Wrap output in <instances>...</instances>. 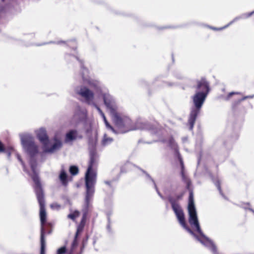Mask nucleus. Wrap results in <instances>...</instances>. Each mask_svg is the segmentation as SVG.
I'll return each instance as SVG.
<instances>
[{
	"label": "nucleus",
	"mask_w": 254,
	"mask_h": 254,
	"mask_svg": "<svg viewBox=\"0 0 254 254\" xmlns=\"http://www.w3.org/2000/svg\"><path fill=\"white\" fill-rule=\"evenodd\" d=\"M88 149L89 160L85 175V199L84 205L82 209L83 214L79 223L84 225H85L89 209L95 191V186L96 183L97 173L94 170V168L97 166L99 158L95 143L90 142Z\"/></svg>",
	"instance_id": "nucleus-1"
},
{
	"label": "nucleus",
	"mask_w": 254,
	"mask_h": 254,
	"mask_svg": "<svg viewBox=\"0 0 254 254\" xmlns=\"http://www.w3.org/2000/svg\"><path fill=\"white\" fill-rule=\"evenodd\" d=\"M21 143L26 154L30 157L29 165L32 171L31 178L34 183L40 182L38 172L37 171V162L35 156L38 154V146L35 144L34 138L30 133L19 134Z\"/></svg>",
	"instance_id": "nucleus-2"
},
{
	"label": "nucleus",
	"mask_w": 254,
	"mask_h": 254,
	"mask_svg": "<svg viewBox=\"0 0 254 254\" xmlns=\"http://www.w3.org/2000/svg\"><path fill=\"white\" fill-rule=\"evenodd\" d=\"M242 123V119L237 120L227 128L226 133L228 135V138L222 141V146L217 153V156L216 157L219 160L220 162H223L228 157L230 151L232 149L233 143L239 138V131ZM219 142H221V140H218L217 143H219Z\"/></svg>",
	"instance_id": "nucleus-3"
},
{
	"label": "nucleus",
	"mask_w": 254,
	"mask_h": 254,
	"mask_svg": "<svg viewBox=\"0 0 254 254\" xmlns=\"http://www.w3.org/2000/svg\"><path fill=\"white\" fill-rule=\"evenodd\" d=\"M33 189L36 194L38 202L40 206V219L41 223L40 229V254H45L46 241L45 224L47 221V214L45 209V200L44 191L41 182L34 183Z\"/></svg>",
	"instance_id": "nucleus-4"
},
{
	"label": "nucleus",
	"mask_w": 254,
	"mask_h": 254,
	"mask_svg": "<svg viewBox=\"0 0 254 254\" xmlns=\"http://www.w3.org/2000/svg\"><path fill=\"white\" fill-rule=\"evenodd\" d=\"M179 161L181 166V176L182 181L186 185V189L189 192V196L188 199V211L189 214V222L190 225H192L198 222L196 209L195 206L193 191L191 188V181L190 179L185 174V165L183 158H181Z\"/></svg>",
	"instance_id": "nucleus-5"
},
{
	"label": "nucleus",
	"mask_w": 254,
	"mask_h": 254,
	"mask_svg": "<svg viewBox=\"0 0 254 254\" xmlns=\"http://www.w3.org/2000/svg\"><path fill=\"white\" fill-rule=\"evenodd\" d=\"M207 95L208 94L203 93V92H195L191 97L193 106L190 109L188 119L190 130L193 129L196 118L200 112Z\"/></svg>",
	"instance_id": "nucleus-6"
},
{
	"label": "nucleus",
	"mask_w": 254,
	"mask_h": 254,
	"mask_svg": "<svg viewBox=\"0 0 254 254\" xmlns=\"http://www.w3.org/2000/svg\"><path fill=\"white\" fill-rule=\"evenodd\" d=\"M110 115L116 128H114L108 122L106 119H105L104 122L106 128L108 129L111 130L114 134H124L133 129L132 128V121L127 116H122L120 113H119V116L120 118V121L116 122L114 120V117L113 116V114H110Z\"/></svg>",
	"instance_id": "nucleus-7"
},
{
	"label": "nucleus",
	"mask_w": 254,
	"mask_h": 254,
	"mask_svg": "<svg viewBox=\"0 0 254 254\" xmlns=\"http://www.w3.org/2000/svg\"><path fill=\"white\" fill-rule=\"evenodd\" d=\"M183 196L184 192H181L176 195L175 197L169 195L167 199L171 204L172 209L182 226L190 235L193 234L194 232L186 224L184 211L179 203V201L182 199Z\"/></svg>",
	"instance_id": "nucleus-8"
},
{
	"label": "nucleus",
	"mask_w": 254,
	"mask_h": 254,
	"mask_svg": "<svg viewBox=\"0 0 254 254\" xmlns=\"http://www.w3.org/2000/svg\"><path fill=\"white\" fill-rule=\"evenodd\" d=\"M191 226L194 228L196 232L198 233V235H197L194 232L193 234H191V235L202 245L209 250L213 254H219L215 243L202 232L199 221L191 225Z\"/></svg>",
	"instance_id": "nucleus-9"
},
{
	"label": "nucleus",
	"mask_w": 254,
	"mask_h": 254,
	"mask_svg": "<svg viewBox=\"0 0 254 254\" xmlns=\"http://www.w3.org/2000/svg\"><path fill=\"white\" fill-rule=\"evenodd\" d=\"M89 73L90 71L87 67L83 71L80 72L79 75L81 77L82 83L88 85L96 93L99 95L103 92L104 86L98 79L91 77Z\"/></svg>",
	"instance_id": "nucleus-10"
},
{
	"label": "nucleus",
	"mask_w": 254,
	"mask_h": 254,
	"mask_svg": "<svg viewBox=\"0 0 254 254\" xmlns=\"http://www.w3.org/2000/svg\"><path fill=\"white\" fill-rule=\"evenodd\" d=\"M99 95L102 97L104 104L109 111L110 114H113L116 122L120 121V118L118 112V106L115 99L108 92H103Z\"/></svg>",
	"instance_id": "nucleus-11"
},
{
	"label": "nucleus",
	"mask_w": 254,
	"mask_h": 254,
	"mask_svg": "<svg viewBox=\"0 0 254 254\" xmlns=\"http://www.w3.org/2000/svg\"><path fill=\"white\" fill-rule=\"evenodd\" d=\"M77 93L84 98V102L88 105H91L95 102L93 91L86 86H81Z\"/></svg>",
	"instance_id": "nucleus-12"
},
{
	"label": "nucleus",
	"mask_w": 254,
	"mask_h": 254,
	"mask_svg": "<svg viewBox=\"0 0 254 254\" xmlns=\"http://www.w3.org/2000/svg\"><path fill=\"white\" fill-rule=\"evenodd\" d=\"M64 58L68 64H72L74 60L77 61L79 65V74H80V72L83 71L84 69L87 67L85 65L84 60L83 59L80 58L77 54L73 55L71 54L65 53L64 54Z\"/></svg>",
	"instance_id": "nucleus-13"
},
{
	"label": "nucleus",
	"mask_w": 254,
	"mask_h": 254,
	"mask_svg": "<svg viewBox=\"0 0 254 254\" xmlns=\"http://www.w3.org/2000/svg\"><path fill=\"white\" fill-rule=\"evenodd\" d=\"M196 82V92H203V93L208 94L210 90L209 83L205 77H201L200 80H197Z\"/></svg>",
	"instance_id": "nucleus-14"
},
{
	"label": "nucleus",
	"mask_w": 254,
	"mask_h": 254,
	"mask_svg": "<svg viewBox=\"0 0 254 254\" xmlns=\"http://www.w3.org/2000/svg\"><path fill=\"white\" fill-rule=\"evenodd\" d=\"M35 132L37 139L43 145V146L49 145L50 139L45 128L42 127L36 130Z\"/></svg>",
	"instance_id": "nucleus-15"
},
{
	"label": "nucleus",
	"mask_w": 254,
	"mask_h": 254,
	"mask_svg": "<svg viewBox=\"0 0 254 254\" xmlns=\"http://www.w3.org/2000/svg\"><path fill=\"white\" fill-rule=\"evenodd\" d=\"M243 101L240 99L233 102L232 105V109L235 115H245L247 113L246 107L242 104Z\"/></svg>",
	"instance_id": "nucleus-16"
},
{
	"label": "nucleus",
	"mask_w": 254,
	"mask_h": 254,
	"mask_svg": "<svg viewBox=\"0 0 254 254\" xmlns=\"http://www.w3.org/2000/svg\"><path fill=\"white\" fill-rule=\"evenodd\" d=\"M139 124L140 126L138 127L139 128L141 129L148 130L150 131L151 133H152V134H154L156 135H159L160 134L161 129L155 127L151 124L147 122H145L141 123Z\"/></svg>",
	"instance_id": "nucleus-17"
},
{
	"label": "nucleus",
	"mask_w": 254,
	"mask_h": 254,
	"mask_svg": "<svg viewBox=\"0 0 254 254\" xmlns=\"http://www.w3.org/2000/svg\"><path fill=\"white\" fill-rule=\"evenodd\" d=\"M120 178V176H118L117 179H112L111 181H105L104 183L107 185L109 189L110 190L111 193L109 194H108L107 197L105 199V203L106 204H110L112 203V198L113 193L116 188L115 186H114L112 184V183L114 181H117Z\"/></svg>",
	"instance_id": "nucleus-18"
},
{
	"label": "nucleus",
	"mask_w": 254,
	"mask_h": 254,
	"mask_svg": "<svg viewBox=\"0 0 254 254\" xmlns=\"http://www.w3.org/2000/svg\"><path fill=\"white\" fill-rule=\"evenodd\" d=\"M168 145L171 149L174 150L175 159L178 160L179 161H180V158H183L179 152L178 145L172 136L170 137L168 141Z\"/></svg>",
	"instance_id": "nucleus-19"
},
{
	"label": "nucleus",
	"mask_w": 254,
	"mask_h": 254,
	"mask_svg": "<svg viewBox=\"0 0 254 254\" xmlns=\"http://www.w3.org/2000/svg\"><path fill=\"white\" fill-rule=\"evenodd\" d=\"M62 141L60 139L55 138L54 143L50 147L49 145L43 146L44 152L45 153H53L55 151L59 150L62 146Z\"/></svg>",
	"instance_id": "nucleus-20"
},
{
	"label": "nucleus",
	"mask_w": 254,
	"mask_h": 254,
	"mask_svg": "<svg viewBox=\"0 0 254 254\" xmlns=\"http://www.w3.org/2000/svg\"><path fill=\"white\" fill-rule=\"evenodd\" d=\"M51 43H56L57 44H64L66 46L71 48L74 51H75L77 49V43L75 39H72L70 40H68L67 41H59L57 42L50 41L48 43H44L42 44H37V45L38 46H41L44 45L51 44Z\"/></svg>",
	"instance_id": "nucleus-21"
},
{
	"label": "nucleus",
	"mask_w": 254,
	"mask_h": 254,
	"mask_svg": "<svg viewBox=\"0 0 254 254\" xmlns=\"http://www.w3.org/2000/svg\"><path fill=\"white\" fill-rule=\"evenodd\" d=\"M78 135V132L76 129H70L65 134L64 142L68 143L75 140Z\"/></svg>",
	"instance_id": "nucleus-22"
},
{
	"label": "nucleus",
	"mask_w": 254,
	"mask_h": 254,
	"mask_svg": "<svg viewBox=\"0 0 254 254\" xmlns=\"http://www.w3.org/2000/svg\"><path fill=\"white\" fill-rule=\"evenodd\" d=\"M209 175L212 181L214 184L215 186L217 188L218 190H219L220 194L222 196V197L228 200V197L224 194V193L222 191V190L220 186V182L219 179L217 178H215L213 175L211 173H209Z\"/></svg>",
	"instance_id": "nucleus-23"
},
{
	"label": "nucleus",
	"mask_w": 254,
	"mask_h": 254,
	"mask_svg": "<svg viewBox=\"0 0 254 254\" xmlns=\"http://www.w3.org/2000/svg\"><path fill=\"white\" fill-rule=\"evenodd\" d=\"M209 175L212 181L214 184L215 186L217 188L218 190H219L220 194L222 196V197L228 200V197L224 194V193L222 191V190L220 186V182L219 179L217 178H215L213 175L211 173H209Z\"/></svg>",
	"instance_id": "nucleus-24"
},
{
	"label": "nucleus",
	"mask_w": 254,
	"mask_h": 254,
	"mask_svg": "<svg viewBox=\"0 0 254 254\" xmlns=\"http://www.w3.org/2000/svg\"><path fill=\"white\" fill-rule=\"evenodd\" d=\"M59 178L63 186H66L67 185L68 182V175L63 166L60 171Z\"/></svg>",
	"instance_id": "nucleus-25"
},
{
	"label": "nucleus",
	"mask_w": 254,
	"mask_h": 254,
	"mask_svg": "<svg viewBox=\"0 0 254 254\" xmlns=\"http://www.w3.org/2000/svg\"><path fill=\"white\" fill-rule=\"evenodd\" d=\"M254 14V10L253 11L249 12V13H242V14L235 17L233 19V20L235 22L240 19H247V18L250 17V16H251L252 15H253Z\"/></svg>",
	"instance_id": "nucleus-26"
},
{
	"label": "nucleus",
	"mask_w": 254,
	"mask_h": 254,
	"mask_svg": "<svg viewBox=\"0 0 254 254\" xmlns=\"http://www.w3.org/2000/svg\"><path fill=\"white\" fill-rule=\"evenodd\" d=\"M254 14V10L253 11L249 12V13H242V14L235 17L233 19V20L235 22L240 19H247V18L250 17V16H251L252 15H253Z\"/></svg>",
	"instance_id": "nucleus-27"
},
{
	"label": "nucleus",
	"mask_w": 254,
	"mask_h": 254,
	"mask_svg": "<svg viewBox=\"0 0 254 254\" xmlns=\"http://www.w3.org/2000/svg\"><path fill=\"white\" fill-rule=\"evenodd\" d=\"M114 139L112 137H108L107 134L105 133L103 136V138L102 140V144L103 146H107L110 144Z\"/></svg>",
	"instance_id": "nucleus-28"
},
{
	"label": "nucleus",
	"mask_w": 254,
	"mask_h": 254,
	"mask_svg": "<svg viewBox=\"0 0 254 254\" xmlns=\"http://www.w3.org/2000/svg\"><path fill=\"white\" fill-rule=\"evenodd\" d=\"M16 157L18 160L20 162L21 165L22 166L23 170L31 177V175L32 174V173H30L29 171L26 168V165L23 161L22 160L20 155L19 154H16Z\"/></svg>",
	"instance_id": "nucleus-29"
},
{
	"label": "nucleus",
	"mask_w": 254,
	"mask_h": 254,
	"mask_svg": "<svg viewBox=\"0 0 254 254\" xmlns=\"http://www.w3.org/2000/svg\"><path fill=\"white\" fill-rule=\"evenodd\" d=\"M69 172L71 175L75 176L79 173V169L76 165H71L69 168Z\"/></svg>",
	"instance_id": "nucleus-30"
},
{
	"label": "nucleus",
	"mask_w": 254,
	"mask_h": 254,
	"mask_svg": "<svg viewBox=\"0 0 254 254\" xmlns=\"http://www.w3.org/2000/svg\"><path fill=\"white\" fill-rule=\"evenodd\" d=\"M134 167H135L136 168H137L138 170H139L140 171H141L145 175L147 180H149L151 182H154V180L151 177V176L144 170L142 169L140 167L136 166L134 165Z\"/></svg>",
	"instance_id": "nucleus-31"
},
{
	"label": "nucleus",
	"mask_w": 254,
	"mask_h": 254,
	"mask_svg": "<svg viewBox=\"0 0 254 254\" xmlns=\"http://www.w3.org/2000/svg\"><path fill=\"white\" fill-rule=\"evenodd\" d=\"M79 215V212L78 210H75L73 212L69 213L67 215V218L70 219L72 221H74Z\"/></svg>",
	"instance_id": "nucleus-32"
},
{
	"label": "nucleus",
	"mask_w": 254,
	"mask_h": 254,
	"mask_svg": "<svg viewBox=\"0 0 254 254\" xmlns=\"http://www.w3.org/2000/svg\"><path fill=\"white\" fill-rule=\"evenodd\" d=\"M13 151L14 149L12 147H8L6 149L4 148V151H2V152H4L6 154L7 158L9 159L11 156V153Z\"/></svg>",
	"instance_id": "nucleus-33"
},
{
	"label": "nucleus",
	"mask_w": 254,
	"mask_h": 254,
	"mask_svg": "<svg viewBox=\"0 0 254 254\" xmlns=\"http://www.w3.org/2000/svg\"><path fill=\"white\" fill-rule=\"evenodd\" d=\"M85 226L84 224L79 223L77 226L76 231L75 235L78 236L83 231L84 227Z\"/></svg>",
	"instance_id": "nucleus-34"
},
{
	"label": "nucleus",
	"mask_w": 254,
	"mask_h": 254,
	"mask_svg": "<svg viewBox=\"0 0 254 254\" xmlns=\"http://www.w3.org/2000/svg\"><path fill=\"white\" fill-rule=\"evenodd\" d=\"M78 236H74V239L71 244V249L70 252L73 251L74 249L78 245Z\"/></svg>",
	"instance_id": "nucleus-35"
},
{
	"label": "nucleus",
	"mask_w": 254,
	"mask_h": 254,
	"mask_svg": "<svg viewBox=\"0 0 254 254\" xmlns=\"http://www.w3.org/2000/svg\"><path fill=\"white\" fill-rule=\"evenodd\" d=\"M250 203L249 202L242 203L241 204L239 205V206L244 209L245 210H250V209H252L250 207Z\"/></svg>",
	"instance_id": "nucleus-36"
},
{
	"label": "nucleus",
	"mask_w": 254,
	"mask_h": 254,
	"mask_svg": "<svg viewBox=\"0 0 254 254\" xmlns=\"http://www.w3.org/2000/svg\"><path fill=\"white\" fill-rule=\"evenodd\" d=\"M163 83L165 84V86L169 87H175L178 85L177 83L171 81H163Z\"/></svg>",
	"instance_id": "nucleus-37"
},
{
	"label": "nucleus",
	"mask_w": 254,
	"mask_h": 254,
	"mask_svg": "<svg viewBox=\"0 0 254 254\" xmlns=\"http://www.w3.org/2000/svg\"><path fill=\"white\" fill-rule=\"evenodd\" d=\"M67 252L66 247L65 246H64L59 249L57 251V254H65Z\"/></svg>",
	"instance_id": "nucleus-38"
},
{
	"label": "nucleus",
	"mask_w": 254,
	"mask_h": 254,
	"mask_svg": "<svg viewBox=\"0 0 254 254\" xmlns=\"http://www.w3.org/2000/svg\"><path fill=\"white\" fill-rule=\"evenodd\" d=\"M235 94H241V92H230L228 95L227 96H225L224 97V99L226 101H228L230 97L233 95H235Z\"/></svg>",
	"instance_id": "nucleus-39"
},
{
	"label": "nucleus",
	"mask_w": 254,
	"mask_h": 254,
	"mask_svg": "<svg viewBox=\"0 0 254 254\" xmlns=\"http://www.w3.org/2000/svg\"><path fill=\"white\" fill-rule=\"evenodd\" d=\"M51 208L53 209L59 210L61 208V205L57 203H54L51 204Z\"/></svg>",
	"instance_id": "nucleus-40"
},
{
	"label": "nucleus",
	"mask_w": 254,
	"mask_h": 254,
	"mask_svg": "<svg viewBox=\"0 0 254 254\" xmlns=\"http://www.w3.org/2000/svg\"><path fill=\"white\" fill-rule=\"evenodd\" d=\"M106 229L108 233L110 235H112L114 233L113 231L111 228V224H107L106 226Z\"/></svg>",
	"instance_id": "nucleus-41"
},
{
	"label": "nucleus",
	"mask_w": 254,
	"mask_h": 254,
	"mask_svg": "<svg viewBox=\"0 0 254 254\" xmlns=\"http://www.w3.org/2000/svg\"><path fill=\"white\" fill-rule=\"evenodd\" d=\"M204 26L205 27H208V28H209L210 29H212L213 30H214V31H221V30H222L224 29H221L222 27H219V28H217V27H213V26H210V25H204Z\"/></svg>",
	"instance_id": "nucleus-42"
},
{
	"label": "nucleus",
	"mask_w": 254,
	"mask_h": 254,
	"mask_svg": "<svg viewBox=\"0 0 254 254\" xmlns=\"http://www.w3.org/2000/svg\"><path fill=\"white\" fill-rule=\"evenodd\" d=\"M174 75L176 78L178 79H183L184 77L183 75L181 72H179L174 73Z\"/></svg>",
	"instance_id": "nucleus-43"
},
{
	"label": "nucleus",
	"mask_w": 254,
	"mask_h": 254,
	"mask_svg": "<svg viewBox=\"0 0 254 254\" xmlns=\"http://www.w3.org/2000/svg\"><path fill=\"white\" fill-rule=\"evenodd\" d=\"M90 106L95 107L100 114L103 113L101 109L100 108V107L97 105V104L95 102Z\"/></svg>",
	"instance_id": "nucleus-44"
},
{
	"label": "nucleus",
	"mask_w": 254,
	"mask_h": 254,
	"mask_svg": "<svg viewBox=\"0 0 254 254\" xmlns=\"http://www.w3.org/2000/svg\"><path fill=\"white\" fill-rule=\"evenodd\" d=\"M254 98V94H252L248 96H245L242 98H240L241 100L244 101L247 99H253Z\"/></svg>",
	"instance_id": "nucleus-45"
},
{
	"label": "nucleus",
	"mask_w": 254,
	"mask_h": 254,
	"mask_svg": "<svg viewBox=\"0 0 254 254\" xmlns=\"http://www.w3.org/2000/svg\"><path fill=\"white\" fill-rule=\"evenodd\" d=\"M62 199L64 200L65 204H70V201L68 196L66 195H63L62 196Z\"/></svg>",
	"instance_id": "nucleus-46"
},
{
	"label": "nucleus",
	"mask_w": 254,
	"mask_h": 254,
	"mask_svg": "<svg viewBox=\"0 0 254 254\" xmlns=\"http://www.w3.org/2000/svg\"><path fill=\"white\" fill-rule=\"evenodd\" d=\"M178 27V26H166V27H158V29L159 30H163L164 29H166V28H176Z\"/></svg>",
	"instance_id": "nucleus-47"
},
{
	"label": "nucleus",
	"mask_w": 254,
	"mask_h": 254,
	"mask_svg": "<svg viewBox=\"0 0 254 254\" xmlns=\"http://www.w3.org/2000/svg\"><path fill=\"white\" fill-rule=\"evenodd\" d=\"M235 22L234 21L233 19L229 23H228L227 25H225L224 26L222 27L221 29H225L229 27L230 25H232L233 23H234Z\"/></svg>",
	"instance_id": "nucleus-48"
},
{
	"label": "nucleus",
	"mask_w": 254,
	"mask_h": 254,
	"mask_svg": "<svg viewBox=\"0 0 254 254\" xmlns=\"http://www.w3.org/2000/svg\"><path fill=\"white\" fill-rule=\"evenodd\" d=\"M4 151V146L2 142L0 140V152Z\"/></svg>",
	"instance_id": "nucleus-49"
},
{
	"label": "nucleus",
	"mask_w": 254,
	"mask_h": 254,
	"mask_svg": "<svg viewBox=\"0 0 254 254\" xmlns=\"http://www.w3.org/2000/svg\"><path fill=\"white\" fill-rule=\"evenodd\" d=\"M156 192L157 193V194H158V195L160 197V198L163 199V200H165L166 199V197L165 196H164L161 193V192H160V191L159 190H157L156 191Z\"/></svg>",
	"instance_id": "nucleus-50"
},
{
	"label": "nucleus",
	"mask_w": 254,
	"mask_h": 254,
	"mask_svg": "<svg viewBox=\"0 0 254 254\" xmlns=\"http://www.w3.org/2000/svg\"><path fill=\"white\" fill-rule=\"evenodd\" d=\"M84 248V245H83V246L80 248V252H79L78 254H82V253H83V251ZM72 252H73V251H71L69 254H72Z\"/></svg>",
	"instance_id": "nucleus-51"
},
{
	"label": "nucleus",
	"mask_w": 254,
	"mask_h": 254,
	"mask_svg": "<svg viewBox=\"0 0 254 254\" xmlns=\"http://www.w3.org/2000/svg\"><path fill=\"white\" fill-rule=\"evenodd\" d=\"M152 183H153L154 188L155 189L156 191H157V190H159L158 188H157V185H156V184L155 183V181H154V182H152Z\"/></svg>",
	"instance_id": "nucleus-52"
},
{
	"label": "nucleus",
	"mask_w": 254,
	"mask_h": 254,
	"mask_svg": "<svg viewBox=\"0 0 254 254\" xmlns=\"http://www.w3.org/2000/svg\"><path fill=\"white\" fill-rule=\"evenodd\" d=\"M182 139L183 142L185 143L188 140V137H187V136L183 137H182Z\"/></svg>",
	"instance_id": "nucleus-53"
},
{
	"label": "nucleus",
	"mask_w": 254,
	"mask_h": 254,
	"mask_svg": "<svg viewBox=\"0 0 254 254\" xmlns=\"http://www.w3.org/2000/svg\"><path fill=\"white\" fill-rule=\"evenodd\" d=\"M163 76L162 75H159V76H158L157 77H156L155 79H154V82L155 81H157L158 80H159L161 77H162Z\"/></svg>",
	"instance_id": "nucleus-54"
},
{
	"label": "nucleus",
	"mask_w": 254,
	"mask_h": 254,
	"mask_svg": "<svg viewBox=\"0 0 254 254\" xmlns=\"http://www.w3.org/2000/svg\"><path fill=\"white\" fill-rule=\"evenodd\" d=\"M111 215H112V212L111 211H109L106 212L107 217L109 216L110 217H111Z\"/></svg>",
	"instance_id": "nucleus-55"
},
{
	"label": "nucleus",
	"mask_w": 254,
	"mask_h": 254,
	"mask_svg": "<svg viewBox=\"0 0 254 254\" xmlns=\"http://www.w3.org/2000/svg\"><path fill=\"white\" fill-rule=\"evenodd\" d=\"M125 172H126V171L124 169V168L123 167H122L120 169V174H122V173H124Z\"/></svg>",
	"instance_id": "nucleus-56"
},
{
	"label": "nucleus",
	"mask_w": 254,
	"mask_h": 254,
	"mask_svg": "<svg viewBox=\"0 0 254 254\" xmlns=\"http://www.w3.org/2000/svg\"><path fill=\"white\" fill-rule=\"evenodd\" d=\"M107 224H111V217H110L109 216V217H107Z\"/></svg>",
	"instance_id": "nucleus-57"
},
{
	"label": "nucleus",
	"mask_w": 254,
	"mask_h": 254,
	"mask_svg": "<svg viewBox=\"0 0 254 254\" xmlns=\"http://www.w3.org/2000/svg\"><path fill=\"white\" fill-rule=\"evenodd\" d=\"M160 141L162 142V143H166V142L168 143V141L166 139H161L160 140Z\"/></svg>",
	"instance_id": "nucleus-58"
},
{
	"label": "nucleus",
	"mask_w": 254,
	"mask_h": 254,
	"mask_svg": "<svg viewBox=\"0 0 254 254\" xmlns=\"http://www.w3.org/2000/svg\"><path fill=\"white\" fill-rule=\"evenodd\" d=\"M52 233V230H49L47 231H46L45 234L47 233V234H50Z\"/></svg>",
	"instance_id": "nucleus-59"
},
{
	"label": "nucleus",
	"mask_w": 254,
	"mask_h": 254,
	"mask_svg": "<svg viewBox=\"0 0 254 254\" xmlns=\"http://www.w3.org/2000/svg\"><path fill=\"white\" fill-rule=\"evenodd\" d=\"M101 115H102L104 120H105V119H106V117H105V115H104V114L103 113L102 114H101Z\"/></svg>",
	"instance_id": "nucleus-60"
},
{
	"label": "nucleus",
	"mask_w": 254,
	"mask_h": 254,
	"mask_svg": "<svg viewBox=\"0 0 254 254\" xmlns=\"http://www.w3.org/2000/svg\"><path fill=\"white\" fill-rule=\"evenodd\" d=\"M101 115H102L104 120H105V119H106V117H105V115H104V114L103 113L102 114H101Z\"/></svg>",
	"instance_id": "nucleus-61"
},
{
	"label": "nucleus",
	"mask_w": 254,
	"mask_h": 254,
	"mask_svg": "<svg viewBox=\"0 0 254 254\" xmlns=\"http://www.w3.org/2000/svg\"><path fill=\"white\" fill-rule=\"evenodd\" d=\"M200 156L198 158L197 165H199V164L200 163Z\"/></svg>",
	"instance_id": "nucleus-62"
},
{
	"label": "nucleus",
	"mask_w": 254,
	"mask_h": 254,
	"mask_svg": "<svg viewBox=\"0 0 254 254\" xmlns=\"http://www.w3.org/2000/svg\"><path fill=\"white\" fill-rule=\"evenodd\" d=\"M249 105H250V107L251 109H253V105L251 104V103H250L249 104Z\"/></svg>",
	"instance_id": "nucleus-63"
},
{
	"label": "nucleus",
	"mask_w": 254,
	"mask_h": 254,
	"mask_svg": "<svg viewBox=\"0 0 254 254\" xmlns=\"http://www.w3.org/2000/svg\"><path fill=\"white\" fill-rule=\"evenodd\" d=\"M250 211L254 214V210L253 209H250Z\"/></svg>",
	"instance_id": "nucleus-64"
}]
</instances>
